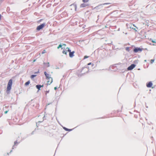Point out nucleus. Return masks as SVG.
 Segmentation results:
<instances>
[{"instance_id": "f257e3e1", "label": "nucleus", "mask_w": 156, "mask_h": 156, "mask_svg": "<svg viewBox=\"0 0 156 156\" xmlns=\"http://www.w3.org/2000/svg\"><path fill=\"white\" fill-rule=\"evenodd\" d=\"M12 79H10L8 83L7 91H9L11 88L12 85Z\"/></svg>"}, {"instance_id": "f03ea898", "label": "nucleus", "mask_w": 156, "mask_h": 156, "mask_svg": "<svg viewBox=\"0 0 156 156\" xmlns=\"http://www.w3.org/2000/svg\"><path fill=\"white\" fill-rule=\"evenodd\" d=\"M66 49H67V51L69 52V56L71 58H72L74 56V54L75 53L74 51H73L71 52V50L69 49L68 48H66Z\"/></svg>"}, {"instance_id": "7ed1b4c3", "label": "nucleus", "mask_w": 156, "mask_h": 156, "mask_svg": "<svg viewBox=\"0 0 156 156\" xmlns=\"http://www.w3.org/2000/svg\"><path fill=\"white\" fill-rule=\"evenodd\" d=\"M143 50H144V49L142 48H135L133 49V51L135 53H137L138 52H141Z\"/></svg>"}, {"instance_id": "20e7f679", "label": "nucleus", "mask_w": 156, "mask_h": 156, "mask_svg": "<svg viewBox=\"0 0 156 156\" xmlns=\"http://www.w3.org/2000/svg\"><path fill=\"white\" fill-rule=\"evenodd\" d=\"M45 23H43L39 26H37V30H39L42 28H43V27L45 26Z\"/></svg>"}, {"instance_id": "39448f33", "label": "nucleus", "mask_w": 156, "mask_h": 156, "mask_svg": "<svg viewBox=\"0 0 156 156\" xmlns=\"http://www.w3.org/2000/svg\"><path fill=\"white\" fill-rule=\"evenodd\" d=\"M135 66L136 65H135L132 64L127 69L129 70H131L133 69Z\"/></svg>"}, {"instance_id": "423d86ee", "label": "nucleus", "mask_w": 156, "mask_h": 156, "mask_svg": "<svg viewBox=\"0 0 156 156\" xmlns=\"http://www.w3.org/2000/svg\"><path fill=\"white\" fill-rule=\"evenodd\" d=\"M89 5V4L84 3H83L81 4L80 5V7L81 8H83V7L88 6Z\"/></svg>"}, {"instance_id": "0eeeda50", "label": "nucleus", "mask_w": 156, "mask_h": 156, "mask_svg": "<svg viewBox=\"0 0 156 156\" xmlns=\"http://www.w3.org/2000/svg\"><path fill=\"white\" fill-rule=\"evenodd\" d=\"M44 74L45 75V76H46V79L47 80L50 79V78H52L51 77V75L50 74L47 73H46V72H44Z\"/></svg>"}, {"instance_id": "6e6552de", "label": "nucleus", "mask_w": 156, "mask_h": 156, "mask_svg": "<svg viewBox=\"0 0 156 156\" xmlns=\"http://www.w3.org/2000/svg\"><path fill=\"white\" fill-rule=\"evenodd\" d=\"M47 80H48L47 81V83L48 84L50 85V84L53 81V80L52 78H50Z\"/></svg>"}, {"instance_id": "1a4fd4ad", "label": "nucleus", "mask_w": 156, "mask_h": 156, "mask_svg": "<svg viewBox=\"0 0 156 156\" xmlns=\"http://www.w3.org/2000/svg\"><path fill=\"white\" fill-rule=\"evenodd\" d=\"M153 85V84L151 82H149L147 83V87H151Z\"/></svg>"}, {"instance_id": "9d476101", "label": "nucleus", "mask_w": 156, "mask_h": 156, "mask_svg": "<svg viewBox=\"0 0 156 156\" xmlns=\"http://www.w3.org/2000/svg\"><path fill=\"white\" fill-rule=\"evenodd\" d=\"M43 87V85H36V88L38 89L39 90H40V89L41 87Z\"/></svg>"}, {"instance_id": "9b49d317", "label": "nucleus", "mask_w": 156, "mask_h": 156, "mask_svg": "<svg viewBox=\"0 0 156 156\" xmlns=\"http://www.w3.org/2000/svg\"><path fill=\"white\" fill-rule=\"evenodd\" d=\"M67 50L66 49H63L62 51V53L65 55H67Z\"/></svg>"}, {"instance_id": "f8f14e48", "label": "nucleus", "mask_w": 156, "mask_h": 156, "mask_svg": "<svg viewBox=\"0 0 156 156\" xmlns=\"http://www.w3.org/2000/svg\"><path fill=\"white\" fill-rule=\"evenodd\" d=\"M30 83V81H28L26 82L25 83V86H27Z\"/></svg>"}, {"instance_id": "ddd939ff", "label": "nucleus", "mask_w": 156, "mask_h": 156, "mask_svg": "<svg viewBox=\"0 0 156 156\" xmlns=\"http://www.w3.org/2000/svg\"><path fill=\"white\" fill-rule=\"evenodd\" d=\"M151 42L153 43H156V39L153 40L151 39Z\"/></svg>"}, {"instance_id": "4468645a", "label": "nucleus", "mask_w": 156, "mask_h": 156, "mask_svg": "<svg viewBox=\"0 0 156 156\" xmlns=\"http://www.w3.org/2000/svg\"><path fill=\"white\" fill-rule=\"evenodd\" d=\"M89 0H82V2L84 3H86L89 2Z\"/></svg>"}, {"instance_id": "2eb2a0df", "label": "nucleus", "mask_w": 156, "mask_h": 156, "mask_svg": "<svg viewBox=\"0 0 156 156\" xmlns=\"http://www.w3.org/2000/svg\"><path fill=\"white\" fill-rule=\"evenodd\" d=\"M36 75H31V76H30V78H31V79H33V78L34 77H35L36 76Z\"/></svg>"}, {"instance_id": "dca6fc26", "label": "nucleus", "mask_w": 156, "mask_h": 156, "mask_svg": "<svg viewBox=\"0 0 156 156\" xmlns=\"http://www.w3.org/2000/svg\"><path fill=\"white\" fill-rule=\"evenodd\" d=\"M44 64L45 65H46V66L48 67L49 66V62H47V63H44Z\"/></svg>"}, {"instance_id": "f3484780", "label": "nucleus", "mask_w": 156, "mask_h": 156, "mask_svg": "<svg viewBox=\"0 0 156 156\" xmlns=\"http://www.w3.org/2000/svg\"><path fill=\"white\" fill-rule=\"evenodd\" d=\"M154 59H151L150 61V62L151 64H152L153 62H154Z\"/></svg>"}, {"instance_id": "a211bd4d", "label": "nucleus", "mask_w": 156, "mask_h": 156, "mask_svg": "<svg viewBox=\"0 0 156 156\" xmlns=\"http://www.w3.org/2000/svg\"><path fill=\"white\" fill-rule=\"evenodd\" d=\"M46 52V51L45 50H44L41 53H42V54H44Z\"/></svg>"}, {"instance_id": "6ab92c4d", "label": "nucleus", "mask_w": 156, "mask_h": 156, "mask_svg": "<svg viewBox=\"0 0 156 156\" xmlns=\"http://www.w3.org/2000/svg\"><path fill=\"white\" fill-rule=\"evenodd\" d=\"M62 47V45H61V44H60L59 45V46H58V47H57V48L58 49H59V48H61Z\"/></svg>"}, {"instance_id": "aec40b11", "label": "nucleus", "mask_w": 156, "mask_h": 156, "mask_svg": "<svg viewBox=\"0 0 156 156\" xmlns=\"http://www.w3.org/2000/svg\"><path fill=\"white\" fill-rule=\"evenodd\" d=\"M89 57L88 56H85L84 57V59H86L87 58H88Z\"/></svg>"}, {"instance_id": "412c9836", "label": "nucleus", "mask_w": 156, "mask_h": 156, "mask_svg": "<svg viewBox=\"0 0 156 156\" xmlns=\"http://www.w3.org/2000/svg\"><path fill=\"white\" fill-rule=\"evenodd\" d=\"M64 129L66 130H67V131H68V130H69V129H67V128H66L65 127H64Z\"/></svg>"}, {"instance_id": "4be33fe9", "label": "nucleus", "mask_w": 156, "mask_h": 156, "mask_svg": "<svg viewBox=\"0 0 156 156\" xmlns=\"http://www.w3.org/2000/svg\"><path fill=\"white\" fill-rule=\"evenodd\" d=\"M132 29L134 30L135 31H137V30L135 28H132Z\"/></svg>"}, {"instance_id": "5701e85b", "label": "nucleus", "mask_w": 156, "mask_h": 156, "mask_svg": "<svg viewBox=\"0 0 156 156\" xmlns=\"http://www.w3.org/2000/svg\"><path fill=\"white\" fill-rule=\"evenodd\" d=\"M8 112V111H5V114H6Z\"/></svg>"}, {"instance_id": "b1692460", "label": "nucleus", "mask_w": 156, "mask_h": 156, "mask_svg": "<svg viewBox=\"0 0 156 156\" xmlns=\"http://www.w3.org/2000/svg\"><path fill=\"white\" fill-rule=\"evenodd\" d=\"M109 4V3H105L103 5H107V4Z\"/></svg>"}, {"instance_id": "393cba45", "label": "nucleus", "mask_w": 156, "mask_h": 156, "mask_svg": "<svg viewBox=\"0 0 156 156\" xmlns=\"http://www.w3.org/2000/svg\"><path fill=\"white\" fill-rule=\"evenodd\" d=\"M91 62H90V63H88L87 64L88 65H91Z\"/></svg>"}, {"instance_id": "a878e982", "label": "nucleus", "mask_w": 156, "mask_h": 156, "mask_svg": "<svg viewBox=\"0 0 156 156\" xmlns=\"http://www.w3.org/2000/svg\"><path fill=\"white\" fill-rule=\"evenodd\" d=\"M129 48L127 47V48H126V50H128L129 49Z\"/></svg>"}, {"instance_id": "bb28decb", "label": "nucleus", "mask_w": 156, "mask_h": 156, "mask_svg": "<svg viewBox=\"0 0 156 156\" xmlns=\"http://www.w3.org/2000/svg\"><path fill=\"white\" fill-rule=\"evenodd\" d=\"M54 89H55V90H56V89H57V87H54Z\"/></svg>"}, {"instance_id": "cd10ccee", "label": "nucleus", "mask_w": 156, "mask_h": 156, "mask_svg": "<svg viewBox=\"0 0 156 156\" xmlns=\"http://www.w3.org/2000/svg\"><path fill=\"white\" fill-rule=\"evenodd\" d=\"M17 143V142H14V144H16Z\"/></svg>"}, {"instance_id": "c85d7f7f", "label": "nucleus", "mask_w": 156, "mask_h": 156, "mask_svg": "<svg viewBox=\"0 0 156 156\" xmlns=\"http://www.w3.org/2000/svg\"><path fill=\"white\" fill-rule=\"evenodd\" d=\"M133 26L134 27H136V28H137V27H136V26H135L134 24H133Z\"/></svg>"}, {"instance_id": "c756f323", "label": "nucleus", "mask_w": 156, "mask_h": 156, "mask_svg": "<svg viewBox=\"0 0 156 156\" xmlns=\"http://www.w3.org/2000/svg\"><path fill=\"white\" fill-rule=\"evenodd\" d=\"M36 59L34 60V61H33V62H35L36 61Z\"/></svg>"}, {"instance_id": "7c9ffc66", "label": "nucleus", "mask_w": 156, "mask_h": 156, "mask_svg": "<svg viewBox=\"0 0 156 156\" xmlns=\"http://www.w3.org/2000/svg\"><path fill=\"white\" fill-rule=\"evenodd\" d=\"M49 91H46V93H49Z\"/></svg>"}, {"instance_id": "2f4dec72", "label": "nucleus", "mask_w": 156, "mask_h": 156, "mask_svg": "<svg viewBox=\"0 0 156 156\" xmlns=\"http://www.w3.org/2000/svg\"><path fill=\"white\" fill-rule=\"evenodd\" d=\"M144 61L145 62H147V60H144Z\"/></svg>"}]
</instances>
